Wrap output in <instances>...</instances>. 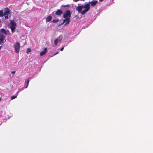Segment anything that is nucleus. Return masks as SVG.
<instances>
[{
  "label": "nucleus",
  "mask_w": 153,
  "mask_h": 153,
  "mask_svg": "<svg viewBox=\"0 0 153 153\" xmlns=\"http://www.w3.org/2000/svg\"><path fill=\"white\" fill-rule=\"evenodd\" d=\"M4 16L3 12L2 10H0V17H1Z\"/></svg>",
  "instance_id": "12"
},
{
  "label": "nucleus",
  "mask_w": 153,
  "mask_h": 153,
  "mask_svg": "<svg viewBox=\"0 0 153 153\" xmlns=\"http://www.w3.org/2000/svg\"><path fill=\"white\" fill-rule=\"evenodd\" d=\"M97 2V1L96 0H93L92 1L88 2L85 5L78 6L76 7V9L79 13H80L82 15H84L90 10V6H94Z\"/></svg>",
  "instance_id": "1"
},
{
  "label": "nucleus",
  "mask_w": 153,
  "mask_h": 153,
  "mask_svg": "<svg viewBox=\"0 0 153 153\" xmlns=\"http://www.w3.org/2000/svg\"><path fill=\"white\" fill-rule=\"evenodd\" d=\"M29 79H28V80L27 81V86H26L25 87L26 88H27V87L28 86V85H29Z\"/></svg>",
  "instance_id": "15"
},
{
  "label": "nucleus",
  "mask_w": 153,
  "mask_h": 153,
  "mask_svg": "<svg viewBox=\"0 0 153 153\" xmlns=\"http://www.w3.org/2000/svg\"><path fill=\"white\" fill-rule=\"evenodd\" d=\"M5 39L4 36L1 33H0V44H1Z\"/></svg>",
  "instance_id": "8"
},
{
  "label": "nucleus",
  "mask_w": 153,
  "mask_h": 153,
  "mask_svg": "<svg viewBox=\"0 0 153 153\" xmlns=\"http://www.w3.org/2000/svg\"><path fill=\"white\" fill-rule=\"evenodd\" d=\"M15 52L17 53H18L19 52L20 49V45L18 42L14 45Z\"/></svg>",
  "instance_id": "6"
},
{
  "label": "nucleus",
  "mask_w": 153,
  "mask_h": 153,
  "mask_svg": "<svg viewBox=\"0 0 153 153\" xmlns=\"http://www.w3.org/2000/svg\"><path fill=\"white\" fill-rule=\"evenodd\" d=\"M1 46H0V50H1Z\"/></svg>",
  "instance_id": "21"
},
{
  "label": "nucleus",
  "mask_w": 153,
  "mask_h": 153,
  "mask_svg": "<svg viewBox=\"0 0 153 153\" xmlns=\"http://www.w3.org/2000/svg\"><path fill=\"white\" fill-rule=\"evenodd\" d=\"M1 32L2 33H4L6 35H9L10 34V32L8 30H6L4 29H2L1 30Z\"/></svg>",
  "instance_id": "7"
},
{
  "label": "nucleus",
  "mask_w": 153,
  "mask_h": 153,
  "mask_svg": "<svg viewBox=\"0 0 153 153\" xmlns=\"http://www.w3.org/2000/svg\"><path fill=\"white\" fill-rule=\"evenodd\" d=\"M103 0H99L100 1H102Z\"/></svg>",
  "instance_id": "19"
},
{
  "label": "nucleus",
  "mask_w": 153,
  "mask_h": 153,
  "mask_svg": "<svg viewBox=\"0 0 153 153\" xmlns=\"http://www.w3.org/2000/svg\"><path fill=\"white\" fill-rule=\"evenodd\" d=\"M4 16L5 19H9V17H11L10 11L7 8L5 9L4 13Z\"/></svg>",
  "instance_id": "3"
},
{
  "label": "nucleus",
  "mask_w": 153,
  "mask_h": 153,
  "mask_svg": "<svg viewBox=\"0 0 153 153\" xmlns=\"http://www.w3.org/2000/svg\"><path fill=\"white\" fill-rule=\"evenodd\" d=\"M64 48V47H62V48L60 49V50H61V51H62L63 50Z\"/></svg>",
  "instance_id": "17"
},
{
  "label": "nucleus",
  "mask_w": 153,
  "mask_h": 153,
  "mask_svg": "<svg viewBox=\"0 0 153 153\" xmlns=\"http://www.w3.org/2000/svg\"><path fill=\"white\" fill-rule=\"evenodd\" d=\"M63 39L62 36L60 35L57 39L54 40V43L55 46L57 45V44L61 42Z\"/></svg>",
  "instance_id": "4"
},
{
  "label": "nucleus",
  "mask_w": 153,
  "mask_h": 153,
  "mask_svg": "<svg viewBox=\"0 0 153 153\" xmlns=\"http://www.w3.org/2000/svg\"><path fill=\"white\" fill-rule=\"evenodd\" d=\"M1 100V97H0V101Z\"/></svg>",
  "instance_id": "22"
},
{
  "label": "nucleus",
  "mask_w": 153,
  "mask_h": 153,
  "mask_svg": "<svg viewBox=\"0 0 153 153\" xmlns=\"http://www.w3.org/2000/svg\"><path fill=\"white\" fill-rule=\"evenodd\" d=\"M58 53H55V54H54V55H56Z\"/></svg>",
  "instance_id": "20"
},
{
  "label": "nucleus",
  "mask_w": 153,
  "mask_h": 153,
  "mask_svg": "<svg viewBox=\"0 0 153 153\" xmlns=\"http://www.w3.org/2000/svg\"><path fill=\"white\" fill-rule=\"evenodd\" d=\"M15 72L16 71H13L11 72V73L14 74L15 73Z\"/></svg>",
  "instance_id": "18"
},
{
  "label": "nucleus",
  "mask_w": 153,
  "mask_h": 153,
  "mask_svg": "<svg viewBox=\"0 0 153 153\" xmlns=\"http://www.w3.org/2000/svg\"><path fill=\"white\" fill-rule=\"evenodd\" d=\"M70 12L69 10L65 11L63 14V17L65 19L64 20L63 23H65V25H67L70 22V18L71 17Z\"/></svg>",
  "instance_id": "2"
},
{
  "label": "nucleus",
  "mask_w": 153,
  "mask_h": 153,
  "mask_svg": "<svg viewBox=\"0 0 153 153\" xmlns=\"http://www.w3.org/2000/svg\"><path fill=\"white\" fill-rule=\"evenodd\" d=\"M17 94L16 95H13L11 97V100H13L15 98H16L17 97Z\"/></svg>",
  "instance_id": "13"
},
{
  "label": "nucleus",
  "mask_w": 153,
  "mask_h": 153,
  "mask_svg": "<svg viewBox=\"0 0 153 153\" xmlns=\"http://www.w3.org/2000/svg\"><path fill=\"white\" fill-rule=\"evenodd\" d=\"M52 17L51 16H49L46 19V21L47 22H49L52 19Z\"/></svg>",
  "instance_id": "11"
},
{
  "label": "nucleus",
  "mask_w": 153,
  "mask_h": 153,
  "mask_svg": "<svg viewBox=\"0 0 153 153\" xmlns=\"http://www.w3.org/2000/svg\"><path fill=\"white\" fill-rule=\"evenodd\" d=\"M31 51V50L29 48H28L27 51V53H29V52H30Z\"/></svg>",
  "instance_id": "16"
},
{
  "label": "nucleus",
  "mask_w": 153,
  "mask_h": 153,
  "mask_svg": "<svg viewBox=\"0 0 153 153\" xmlns=\"http://www.w3.org/2000/svg\"><path fill=\"white\" fill-rule=\"evenodd\" d=\"M59 21V19H55L53 20L52 22H53L56 23V22H57Z\"/></svg>",
  "instance_id": "14"
},
{
  "label": "nucleus",
  "mask_w": 153,
  "mask_h": 153,
  "mask_svg": "<svg viewBox=\"0 0 153 153\" xmlns=\"http://www.w3.org/2000/svg\"><path fill=\"white\" fill-rule=\"evenodd\" d=\"M47 50V48H45L43 51L41 52L40 53V55L41 56L44 55L46 52Z\"/></svg>",
  "instance_id": "9"
},
{
  "label": "nucleus",
  "mask_w": 153,
  "mask_h": 153,
  "mask_svg": "<svg viewBox=\"0 0 153 153\" xmlns=\"http://www.w3.org/2000/svg\"><path fill=\"white\" fill-rule=\"evenodd\" d=\"M16 26V24L15 22L13 20H11L10 21V27L12 33L14 32Z\"/></svg>",
  "instance_id": "5"
},
{
  "label": "nucleus",
  "mask_w": 153,
  "mask_h": 153,
  "mask_svg": "<svg viewBox=\"0 0 153 153\" xmlns=\"http://www.w3.org/2000/svg\"><path fill=\"white\" fill-rule=\"evenodd\" d=\"M62 11L60 10H58L56 12V14L57 15H60L62 14Z\"/></svg>",
  "instance_id": "10"
}]
</instances>
